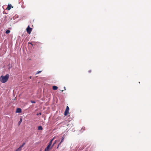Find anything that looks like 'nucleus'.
<instances>
[{
	"label": "nucleus",
	"mask_w": 151,
	"mask_h": 151,
	"mask_svg": "<svg viewBox=\"0 0 151 151\" xmlns=\"http://www.w3.org/2000/svg\"><path fill=\"white\" fill-rule=\"evenodd\" d=\"M13 7L12 6L11 4H8V6L6 8V9L9 10L10 9L12 8H13Z\"/></svg>",
	"instance_id": "5"
},
{
	"label": "nucleus",
	"mask_w": 151,
	"mask_h": 151,
	"mask_svg": "<svg viewBox=\"0 0 151 151\" xmlns=\"http://www.w3.org/2000/svg\"><path fill=\"white\" fill-rule=\"evenodd\" d=\"M21 109L19 108H17L16 111V113H20L21 112Z\"/></svg>",
	"instance_id": "6"
},
{
	"label": "nucleus",
	"mask_w": 151,
	"mask_h": 151,
	"mask_svg": "<svg viewBox=\"0 0 151 151\" xmlns=\"http://www.w3.org/2000/svg\"><path fill=\"white\" fill-rule=\"evenodd\" d=\"M14 151H21V150L19 148H18Z\"/></svg>",
	"instance_id": "15"
},
{
	"label": "nucleus",
	"mask_w": 151,
	"mask_h": 151,
	"mask_svg": "<svg viewBox=\"0 0 151 151\" xmlns=\"http://www.w3.org/2000/svg\"><path fill=\"white\" fill-rule=\"evenodd\" d=\"M42 72V71H39L37 72V73H36V74H37L40 73Z\"/></svg>",
	"instance_id": "13"
},
{
	"label": "nucleus",
	"mask_w": 151,
	"mask_h": 151,
	"mask_svg": "<svg viewBox=\"0 0 151 151\" xmlns=\"http://www.w3.org/2000/svg\"><path fill=\"white\" fill-rule=\"evenodd\" d=\"M63 91V90H61V91H62V92Z\"/></svg>",
	"instance_id": "26"
},
{
	"label": "nucleus",
	"mask_w": 151,
	"mask_h": 151,
	"mask_svg": "<svg viewBox=\"0 0 151 151\" xmlns=\"http://www.w3.org/2000/svg\"><path fill=\"white\" fill-rule=\"evenodd\" d=\"M9 75L6 74L5 76H1L0 78V81L2 83H5L8 80Z\"/></svg>",
	"instance_id": "1"
},
{
	"label": "nucleus",
	"mask_w": 151,
	"mask_h": 151,
	"mask_svg": "<svg viewBox=\"0 0 151 151\" xmlns=\"http://www.w3.org/2000/svg\"><path fill=\"white\" fill-rule=\"evenodd\" d=\"M25 144V142L23 143L22 145H21L20 147H19L18 148L21 151V150H22V147L24 146Z\"/></svg>",
	"instance_id": "7"
},
{
	"label": "nucleus",
	"mask_w": 151,
	"mask_h": 151,
	"mask_svg": "<svg viewBox=\"0 0 151 151\" xmlns=\"http://www.w3.org/2000/svg\"><path fill=\"white\" fill-rule=\"evenodd\" d=\"M64 88L65 89V87H64Z\"/></svg>",
	"instance_id": "23"
},
{
	"label": "nucleus",
	"mask_w": 151,
	"mask_h": 151,
	"mask_svg": "<svg viewBox=\"0 0 151 151\" xmlns=\"http://www.w3.org/2000/svg\"><path fill=\"white\" fill-rule=\"evenodd\" d=\"M31 102L32 103H35V102L34 101H31Z\"/></svg>",
	"instance_id": "16"
},
{
	"label": "nucleus",
	"mask_w": 151,
	"mask_h": 151,
	"mask_svg": "<svg viewBox=\"0 0 151 151\" xmlns=\"http://www.w3.org/2000/svg\"><path fill=\"white\" fill-rule=\"evenodd\" d=\"M59 147V146H58V145L57 148H58Z\"/></svg>",
	"instance_id": "22"
},
{
	"label": "nucleus",
	"mask_w": 151,
	"mask_h": 151,
	"mask_svg": "<svg viewBox=\"0 0 151 151\" xmlns=\"http://www.w3.org/2000/svg\"><path fill=\"white\" fill-rule=\"evenodd\" d=\"M32 30V29L29 26V25L27 27L26 29V30L27 32L29 34H30Z\"/></svg>",
	"instance_id": "3"
},
{
	"label": "nucleus",
	"mask_w": 151,
	"mask_h": 151,
	"mask_svg": "<svg viewBox=\"0 0 151 151\" xmlns=\"http://www.w3.org/2000/svg\"><path fill=\"white\" fill-rule=\"evenodd\" d=\"M10 32V31L9 29L7 30L6 32V33L8 34Z\"/></svg>",
	"instance_id": "11"
},
{
	"label": "nucleus",
	"mask_w": 151,
	"mask_h": 151,
	"mask_svg": "<svg viewBox=\"0 0 151 151\" xmlns=\"http://www.w3.org/2000/svg\"><path fill=\"white\" fill-rule=\"evenodd\" d=\"M91 70H89L88 72L89 73H91Z\"/></svg>",
	"instance_id": "20"
},
{
	"label": "nucleus",
	"mask_w": 151,
	"mask_h": 151,
	"mask_svg": "<svg viewBox=\"0 0 151 151\" xmlns=\"http://www.w3.org/2000/svg\"><path fill=\"white\" fill-rule=\"evenodd\" d=\"M52 139L51 140L50 142L49 143L48 145H47V147H46V148L45 149V150H48V151H50V150L52 147L54 145L55 143H54L53 145L51 146V145H52Z\"/></svg>",
	"instance_id": "2"
},
{
	"label": "nucleus",
	"mask_w": 151,
	"mask_h": 151,
	"mask_svg": "<svg viewBox=\"0 0 151 151\" xmlns=\"http://www.w3.org/2000/svg\"><path fill=\"white\" fill-rule=\"evenodd\" d=\"M58 88L57 86H53L52 87V89L53 90H55L58 89Z\"/></svg>",
	"instance_id": "9"
},
{
	"label": "nucleus",
	"mask_w": 151,
	"mask_h": 151,
	"mask_svg": "<svg viewBox=\"0 0 151 151\" xmlns=\"http://www.w3.org/2000/svg\"><path fill=\"white\" fill-rule=\"evenodd\" d=\"M61 142H60L59 143V144H58V146H59L60 145V144H61Z\"/></svg>",
	"instance_id": "19"
},
{
	"label": "nucleus",
	"mask_w": 151,
	"mask_h": 151,
	"mask_svg": "<svg viewBox=\"0 0 151 151\" xmlns=\"http://www.w3.org/2000/svg\"><path fill=\"white\" fill-rule=\"evenodd\" d=\"M69 108L68 106H66V108L64 112V115L65 116L67 115L69 113Z\"/></svg>",
	"instance_id": "4"
},
{
	"label": "nucleus",
	"mask_w": 151,
	"mask_h": 151,
	"mask_svg": "<svg viewBox=\"0 0 151 151\" xmlns=\"http://www.w3.org/2000/svg\"><path fill=\"white\" fill-rule=\"evenodd\" d=\"M41 115V113H37V115Z\"/></svg>",
	"instance_id": "17"
},
{
	"label": "nucleus",
	"mask_w": 151,
	"mask_h": 151,
	"mask_svg": "<svg viewBox=\"0 0 151 151\" xmlns=\"http://www.w3.org/2000/svg\"><path fill=\"white\" fill-rule=\"evenodd\" d=\"M28 44H31L32 46L35 45V42H29Z\"/></svg>",
	"instance_id": "8"
},
{
	"label": "nucleus",
	"mask_w": 151,
	"mask_h": 151,
	"mask_svg": "<svg viewBox=\"0 0 151 151\" xmlns=\"http://www.w3.org/2000/svg\"><path fill=\"white\" fill-rule=\"evenodd\" d=\"M64 137H62V140H61V141L60 142L61 143L63 142V141L64 140Z\"/></svg>",
	"instance_id": "14"
},
{
	"label": "nucleus",
	"mask_w": 151,
	"mask_h": 151,
	"mask_svg": "<svg viewBox=\"0 0 151 151\" xmlns=\"http://www.w3.org/2000/svg\"><path fill=\"white\" fill-rule=\"evenodd\" d=\"M38 130H42L43 129L42 127L41 126L38 127Z\"/></svg>",
	"instance_id": "10"
},
{
	"label": "nucleus",
	"mask_w": 151,
	"mask_h": 151,
	"mask_svg": "<svg viewBox=\"0 0 151 151\" xmlns=\"http://www.w3.org/2000/svg\"><path fill=\"white\" fill-rule=\"evenodd\" d=\"M29 78H30V79H31V76H30V77H29Z\"/></svg>",
	"instance_id": "25"
},
{
	"label": "nucleus",
	"mask_w": 151,
	"mask_h": 151,
	"mask_svg": "<svg viewBox=\"0 0 151 151\" xmlns=\"http://www.w3.org/2000/svg\"><path fill=\"white\" fill-rule=\"evenodd\" d=\"M68 125H69L68 124H67V126H68Z\"/></svg>",
	"instance_id": "24"
},
{
	"label": "nucleus",
	"mask_w": 151,
	"mask_h": 151,
	"mask_svg": "<svg viewBox=\"0 0 151 151\" xmlns=\"http://www.w3.org/2000/svg\"><path fill=\"white\" fill-rule=\"evenodd\" d=\"M22 121V119L21 118L20 121H19L18 122V124H19V125L20 124H21Z\"/></svg>",
	"instance_id": "12"
},
{
	"label": "nucleus",
	"mask_w": 151,
	"mask_h": 151,
	"mask_svg": "<svg viewBox=\"0 0 151 151\" xmlns=\"http://www.w3.org/2000/svg\"><path fill=\"white\" fill-rule=\"evenodd\" d=\"M81 129H83V130H85V127H84L82 128Z\"/></svg>",
	"instance_id": "18"
},
{
	"label": "nucleus",
	"mask_w": 151,
	"mask_h": 151,
	"mask_svg": "<svg viewBox=\"0 0 151 151\" xmlns=\"http://www.w3.org/2000/svg\"><path fill=\"white\" fill-rule=\"evenodd\" d=\"M45 151H48V150H47L45 149Z\"/></svg>",
	"instance_id": "21"
}]
</instances>
